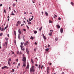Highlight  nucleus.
I'll use <instances>...</instances> for the list:
<instances>
[{
	"mask_svg": "<svg viewBox=\"0 0 74 74\" xmlns=\"http://www.w3.org/2000/svg\"><path fill=\"white\" fill-rule=\"evenodd\" d=\"M26 57H25V56H24V54H23V59H22L23 64H25V63H26Z\"/></svg>",
	"mask_w": 74,
	"mask_h": 74,
	"instance_id": "nucleus-1",
	"label": "nucleus"
},
{
	"mask_svg": "<svg viewBox=\"0 0 74 74\" xmlns=\"http://www.w3.org/2000/svg\"><path fill=\"white\" fill-rule=\"evenodd\" d=\"M35 71V67L34 66H32V67H31L30 69V71L31 73H34V72Z\"/></svg>",
	"mask_w": 74,
	"mask_h": 74,
	"instance_id": "nucleus-2",
	"label": "nucleus"
},
{
	"mask_svg": "<svg viewBox=\"0 0 74 74\" xmlns=\"http://www.w3.org/2000/svg\"><path fill=\"white\" fill-rule=\"evenodd\" d=\"M29 42L28 41H26L25 43L24 44V45L25 46H26V45H29Z\"/></svg>",
	"mask_w": 74,
	"mask_h": 74,
	"instance_id": "nucleus-3",
	"label": "nucleus"
},
{
	"mask_svg": "<svg viewBox=\"0 0 74 74\" xmlns=\"http://www.w3.org/2000/svg\"><path fill=\"white\" fill-rule=\"evenodd\" d=\"M11 58H10L9 59L8 64H9V66H11V64H10V62L11 61Z\"/></svg>",
	"mask_w": 74,
	"mask_h": 74,
	"instance_id": "nucleus-4",
	"label": "nucleus"
},
{
	"mask_svg": "<svg viewBox=\"0 0 74 74\" xmlns=\"http://www.w3.org/2000/svg\"><path fill=\"white\" fill-rule=\"evenodd\" d=\"M49 67H47V74H48L49 73Z\"/></svg>",
	"mask_w": 74,
	"mask_h": 74,
	"instance_id": "nucleus-5",
	"label": "nucleus"
},
{
	"mask_svg": "<svg viewBox=\"0 0 74 74\" xmlns=\"http://www.w3.org/2000/svg\"><path fill=\"white\" fill-rule=\"evenodd\" d=\"M7 68H8V67L6 66H4L2 67V69H7Z\"/></svg>",
	"mask_w": 74,
	"mask_h": 74,
	"instance_id": "nucleus-6",
	"label": "nucleus"
},
{
	"mask_svg": "<svg viewBox=\"0 0 74 74\" xmlns=\"http://www.w3.org/2000/svg\"><path fill=\"white\" fill-rule=\"evenodd\" d=\"M60 31L61 33H63V28H61L60 29Z\"/></svg>",
	"mask_w": 74,
	"mask_h": 74,
	"instance_id": "nucleus-7",
	"label": "nucleus"
},
{
	"mask_svg": "<svg viewBox=\"0 0 74 74\" xmlns=\"http://www.w3.org/2000/svg\"><path fill=\"white\" fill-rule=\"evenodd\" d=\"M26 51L27 52V54H29V50H28V49H26Z\"/></svg>",
	"mask_w": 74,
	"mask_h": 74,
	"instance_id": "nucleus-8",
	"label": "nucleus"
},
{
	"mask_svg": "<svg viewBox=\"0 0 74 74\" xmlns=\"http://www.w3.org/2000/svg\"><path fill=\"white\" fill-rule=\"evenodd\" d=\"M18 32L19 33V34H22V32H21V29H18Z\"/></svg>",
	"mask_w": 74,
	"mask_h": 74,
	"instance_id": "nucleus-9",
	"label": "nucleus"
},
{
	"mask_svg": "<svg viewBox=\"0 0 74 74\" xmlns=\"http://www.w3.org/2000/svg\"><path fill=\"white\" fill-rule=\"evenodd\" d=\"M17 24H18V25H20L21 23V22L20 21H18L17 22Z\"/></svg>",
	"mask_w": 74,
	"mask_h": 74,
	"instance_id": "nucleus-10",
	"label": "nucleus"
},
{
	"mask_svg": "<svg viewBox=\"0 0 74 74\" xmlns=\"http://www.w3.org/2000/svg\"><path fill=\"white\" fill-rule=\"evenodd\" d=\"M20 47L21 48V49L22 50V51H24V50H25V49H24V48L22 49L23 48V46L21 45Z\"/></svg>",
	"mask_w": 74,
	"mask_h": 74,
	"instance_id": "nucleus-11",
	"label": "nucleus"
},
{
	"mask_svg": "<svg viewBox=\"0 0 74 74\" xmlns=\"http://www.w3.org/2000/svg\"><path fill=\"white\" fill-rule=\"evenodd\" d=\"M5 47H7V44H8V42H5Z\"/></svg>",
	"mask_w": 74,
	"mask_h": 74,
	"instance_id": "nucleus-12",
	"label": "nucleus"
},
{
	"mask_svg": "<svg viewBox=\"0 0 74 74\" xmlns=\"http://www.w3.org/2000/svg\"><path fill=\"white\" fill-rule=\"evenodd\" d=\"M42 35H43V38H44V39H45V40H46V38H45V37L44 36V34H42Z\"/></svg>",
	"mask_w": 74,
	"mask_h": 74,
	"instance_id": "nucleus-13",
	"label": "nucleus"
},
{
	"mask_svg": "<svg viewBox=\"0 0 74 74\" xmlns=\"http://www.w3.org/2000/svg\"><path fill=\"white\" fill-rule=\"evenodd\" d=\"M29 65L27 64V66L26 67V69H29Z\"/></svg>",
	"mask_w": 74,
	"mask_h": 74,
	"instance_id": "nucleus-14",
	"label": "nucleus"
},
{
	"mask_svg": "<svg viewBox=\"0 0 74 74\" xmlns=\"http://www.w3.org/2000/svg\"><path fill=\"white\" fill-rule=\"evenodd\" d=\"M49 36H52V32H51L50 33H49Z\"/></svg>",
	"mask_w": 74,
	"mask_h": 74,
	"instance_id": "nucleus-15",
	"label": "nucleus"
},
{
	"mask_svg": "<svg viewBox=\"0 0 74 74\" xmlns=\"http://www.w3.org/2000/svg\"><path fill=\"white\" fill-rule=\"evenodd\" d=\"M57 27L58 29H60V26L59 25H57Z\"/></svg>",
	"mask_w": 74,
	"mask_h": 74,
	"instance_id": "nucleus-16",
	"label": "nucleus"
},
{
	"mask_svg": "<svg viewBox=\"0 0 74 74\" xmlns=\"http://www.w3.org/2000/svg\"><path fill=\"white\" fill-rule=\"evenodd\" d=\"M45 14H46V16H48V12H45Z\"/></svg>",
	"mask_w": 74,
	"mask_h": 74,
	"instance_id": "nucleus-17",
	"label": "nucleus"
},
{
	"mask_svg": "<svg viewBox=\"0 0 74 74\" xmlns=\"http://www.w3.org/2000/svg\"><path fill=\"white\" fill-rule=\"evenodd\" d=\"M23 64V67H25V66H26V63L25 64Z\"/></svg>",
	"mask_w": 74,
	"mask_h": 74,
	"instance_id": "nucleus-18",
	"label": "nucleus"
},
{
	"mask_svg": "<svg viewBox=\"0 0 74 74\" xmlns=\"http://www.w3.org/2000/svg\"><path fill=\"white\" fill-rule=\"evenodd\" d=\"M54 16H53L54 18H56L57 17V16L56 15H54Z\"/></svg>",
	"mask_w": 74,
	"mask_h": 74,
	"instance_id": "nucleus-19",
	"label": "nucleus"
},
{
	"mask_svg": "<svg viewBox=\"0 0 74 74\" xmlns=\"http://www.w3.org/2000/svg\"><path fill=\"white\" fill-rule=\"evenodd\" d=\"M38 69H41V65L40 64H39V65Z\"/></svg>",
	"mask_w": 74,
	"mask_h": 74,
	"instance_id": "nucleus-20",
	"label": "nucleus"
},
{
	"mask_svg": "<svg viewBox=\"0 0 74 74\" xmlns=\"http://www.w3.org/2000/svg\"><path fill=\"white\" fill-rule=\"evenodd\" d=\"M45 51H47V52H48V51H49V49H48V48L46 49H45Z\"/></svg>",
	"mask_w": 74,
	"mask_h": 74,
	"instance_id": "nucleus-21",
	"label": "nucleus"
},
{
	"mask_svg": "<svg viewBox=\"0 0 74 74\" xmlns=\"http://www.w3.org/2000/svg\"><path fill=\"white\" fill-rule=\"evenodd\" d=\"M37 33V31H34V34H36Z\"/></svg>",
	"mask_w": 74,
	"mask_h": 74,
	"instance_id": "nucleus-22",
	"label": "nucleus"
},
{
	"mask_svg": "<svg viewBox=\"0 0 74 74\" xmlns=\"http://www.w3.org/2000/svg\"><path fill=\"white\" fill-rule=\"evenodd\" d=\"M71 5H74V3L73 2H71Z\"/></svg>",
	"mask_w": 74,
	"mask_h": 74,
	"instance_id": "nucleus-23",
	"label": "nucleus"
},
{
	"mask_svg": "<svg viewBox=\"0 0 74 74\" xmlns=\"http://www.w3.org/2000/svg\"><path fill=\"white\" fill-rule=\"evenodd\" d=\"M5 40L6 41H8V38H5Z\"/></svg>",
	"mask_w": 74,
	"mask_h": 74,
	"instance_id": "nucleus-24",
	"label": "nucleus"
},
{
	"mask_svg": "<svg viewBox=\"0 0 74 74\" xmlns=\"http://www.w3.org/2000/svg\"><path fill=\"white\" fill-rule=\"evenodd\" d=\"M23 43H24V42H23V43H22V42H21V46H22L23 45Z\"/></svg>",
	"mask_w": 74,
	"mask_h": 74,
	"instance_id": "nucleus-25",
	"label": "nucleus"
},
{
	"mask_svg": "<svg viewBox=\"0 0 74 74\" xmlns=\"http://www.w3.org/2000/svg\"><path fill=\"white\" fill-rule=\"evenodd\" d=\"M28 24H29V25H31V24H32V23L31 22H30V21H29L28 23Z\"/></svg>",
	"mask_w": 74,
	"mask_h": 74,
	"instance_id": "nucleus-26",
	"label": "nucleus"
},
{
	"mask_svg": "<svg viewBox=\"0 0 74 74\" xmlns=\"http://www.w3.org/2000/svg\"><path fill=\"white\" fill-rule=\"evenodd\" d=\"M31 61L32 63H33V60L32 59H31Z\"/></svg>",
	"mask_w": 74,
	"mask_h": 74,
	"instance_id": "nucleus-27",
	"label": "nucleus"
},
{
	"mask_svg": "<svg viewBox=\"0 0 74 74\" xmlns=\"http://www.w3.org/2000/svg\"><path fill=\"white\" fill-rule=\"evenodd\" d=\"M55 40L56 41H58V38H56L55 39Z\"/></svg>",
	"mask_w": 74,
	"mask_h": 74,
	"instance_id": "nucleus-28",
	"label": "nucleus"
},
{
	"mask_svg": "<svg viewBox=\"0 0 74 74\" xmlns=\"http://www.w3.org/2000/svg\"><path fill=\"white\" fill-rule=\"evenodd\" d=\"M18 38L19 39H21V36H20L18 35Z\"/></svg>",
	"mask_w": 74,
	"mask_h": 74,
	"instance_id": "nucleus-29",
	"label": "nucleus"
},
{
	"mask_svg": "<svg viewBox=\"0 0 74 74\" xmlns=\"http://www.w3.org/2000/svg\"><path fill=\"white\" fill-rule=\"evenodd\" d=\"M7 27H8L7 26H6V27H5L4 30H5V29H7Z\"/></svg>",
	"mask_w": 74,
	"mask_h": 74,
	"instance_id": "nucleus-30",
	"label": "nucleus"
},
{
	"mask_svg": "<svg viewBox=\"0 0 74 74\" xmlns=\"http://www.w3.org/2000/svg\"><path fill=\"white\" fill-rule=\"evenodd\" d=\"M52 21H51V20H49V23H52Z\"/></svg>",
	"mask_w": 74,
	"mask_h": 74,
	"instance_id": "nucleus-31",
	"label": "nucleus"
},
{
	"mask_svg": "<svg viewBox=\"0 0 74 74\" xmlns=\"http://www.w3.org/2000/svg\"><path fill=\"white\" fill-rule=\"evenodd\" d=\"M30 39H32V40H33V36H31V37Z\"/></svg>",
	"mask_w": 74,
	"mask_h": 74,
	"instance_id": "nucleus-32",
	"label": "nucleus"
},
{
	"mask_svg": "<svg viewBox=\"0 0 74 74\" xmlns=\"http://www.w3.org/2000/svg\"><path fill=\"white\" fill-rule=\"evenodd\" d=\"M14 35H16V32H15V31H14Z\"/></svg>",
	"mask_w": 74,
	"mask_h": 74,
	"instance_id": "nucleus-33",
	"label": "nucleus"
},
{
	"mask_svg": "<svg viewBox=\"0 0 74 74\" xmlns=\"http://www.w3.org/2000/svg\"><path fill=\"white\" fill-rule=\"evenodd\" d=\"M48 64H49V65H51V64H52V63H49V62L48 63Z\"/></svg>",
	"mask_w": 74,
	"mask_h": 74,
	"instance_id": "nucleus-34",
	"label": "nucleus"
},
{
	"mask_svg": "<svg viewBox=\"0 0 74 74\" xmlns=\"http://www.w3.org/2000/svg\"><path fill=\"white\" fill-rule=\"evenodd\" d=\"M17 54H19V51H17Z\"/></svg>",
	"mask_w": 74,
	"mask_h": 74,
	"instance_id": "nucleus-35",
	"label": "nucleus"
},
{
	"mask_svg": "<svg viewBox=\"0 0 74 74\" xmlns=\"http://www.w3.org/2000/svg\"><path fill=\"white\" fill-rule=\"evenodd\" d=\"M3 34V33H1V34H0V36H2Z\"/></svg>",
	"mask_w": 74,
	"mask_h": 74,
	"instance_id": "nucleus-36",
	"label": "nucleus"
},
{
	"mask_svg": "<svg viewBox=\"0 0 74 74\" xmlns=\"http://www.w3.org/2000/svg\"><path fill=\"white\" fill-rule=\"evenodd\" d=\"M4 12H5V14L6 13L5 10H4Z\"/></svg>",
	"mask_w": 74,
	"mask_h": 74,
	"instance_id": "nucleus-37",
	"label": "nucleus"
},
{
	"mask_svg": "<svg viewBox=\"0 0 74 74\" xmlns=\"http://www.w3.org/2000/svg\"><path fill=\"white\" fill-rule=\"evenodd\" d=\"M14 12H15V13H16V11L15 10H14Z\"/></svg>",
	"mask_w": 74,
	"mask_h": 74,
	"instance_id": "nucleus-38",
	"label": "nucleus"
},
{
	"mask_svg": "<svg viewBox=\"0 0 74 74\" xmlns=\"http://www.w3.org/2000/svg\"><path fill=\"white\" fill-rule=\"evenodd\" d=\"M11 15H15V14H14V13H12V14H11Z\"/></svg>",
	"mask_w": 74,
	"mask_h": 74,
	"instance_id": "nucleus-39",
	"label": "nucleus"
},
{
	"mask_svg": "<svg viewBox=\"0 0 74 74\" xmlns=\"http://www.w3.org/2000/svg\"><path fill=\"white\" fill-rule=\"evenodd\" d=\"M35 65L36 66H38V65H37V64H35Z\"/></svg>",
	"mask_w": 74,
	"mask_h": 74,
	"instance_id": "nucleus-40",
	"label": "nucleus"
},
{
	"mask_svg": "<svg viewBox=\"0 0 74 74\" xmlns=\"http://www.w3.org/2000/svg\"><path fill=\"white\" fill-rule=\"evenodd\" d=\"M61 19V18H60V17H59L58 18V20H60Z\"/></svg>",
	"mask_w": 74,
	"mask_h": 74,
	"instance_id": "nucleus-41",
	"label": "nucleus"
},
{
	"mask_svg": "<svg viewBox=\"0 0 74 74\" xmlns=\"http://www.w3.org/2000/svg\"><path fill=\"white\" fill-rule=\"evenodd\" d=\"M5 44L3 43V47L5 46Z\"/></svg>",
	"mask_w": 74,
	"mask_h": 74,
	"instance_id": "nucleus-42",
	"label": "nucleus"
},
{
	"mask_svg": "<svg viewBox=\"0 0 74 74\" xmlns=\"http://www.w3.org/2000/svg\"><path fill=\"white\" fill-rule=\"evenodd\" d=\"M41 29H42V28H40L39 29V30L40 31V32L41 31Z\"/></svg>",
	"mask_w": 74,
	"mask_h": 74,
	"instance_id": "nucleus-43",
	"label": "nucleus"
},
{
	"mask_svg": "<svg viewBox=\"0 0 74 74\" xmlns=\"http://www.w3.org/2000/svg\"><path fill=\"white\" fill-rule=\"evenodd\" d=\"M26 27H27V29H29V26H28L27 25Z\"/></svg>",
	"mask_w": 74,
	"mask_h": 74,
	"instance_id": "nucleus-44",
	"label": "nucleus"
},
{
	"mask_svg": "<svg viewBox=\"0 0 74 74\" xmlns=\"http://www.w3.org/2000/svg\"><path fill=\"white\" fill-rule=\"evenodd\" d=\"M1 29V31H2V32L3 31V28H2Z\"/></svg>",
	"mask_w": 74,
	"mask_h": 74,
	"instance_id": "nucleus-45",
	"label": "nucleus"
},
{
	"mask_svg": "<svg viewBox=\"0 0 74 74\" xmlns=\"http://www.w3.org/2000/svg\"><path fill=\"white\" fill-rule=\"evenodd\" d=\"M23 25H24V24H21V26H23Z\"/></svg>",
	"mask_w": 74,
	"mask_h": 74,
	"instance_id": "nucleus-46",
	"label": "nucleus"
},
{
	"mask_svg": "<svg viewBox=\"0 0 74 74\" xmlns=\"http://www.w3.org/2000/svg\"><path fill=\"white\" fill-rule=\"evenodd\" d=\"M12 70L13 72H14V71H15V70H14V69H12Z\"/></svg>",
	"mask_w": 74,
	"mask_h": 74,
	"instance_id": "nucleus-47",
	"label": "nucleus"
},
{
	"mask_svg": "<svg viewBox=\"0 0 74 74\" xmlns=\"http://www.w3.org/2000/svg\"><path fill=\"white\" fill-rule=\"evenodd\" d=\"M13 7H14L15 6V4H14V3L13 4Z\"/></svg>",
	"mask_w": 74,
	"mask_h": 74,
	"instance_id": "nucleus-48",
	"label": "nucleus"
},
{
	"mask_svg": "<svg viewBox=\"0 0 74 74\" xmlns=\"http://www.w3.org/2000/svg\"><path fill=\"white\" fill-rule=\"evenodd\" d=\"M34 44L35 45H37V43L36 42H35Z\"/></svg>",
	"mask_w": 74,
	"mask_h": 74,
	"instance_id": "nucleus-49",
	"label": "nucleus"
},
{
	"mask_svg": "<svg viewBox=\"0 0 74 74\" xmlns=\"http://www.w3.org/2000/svg\"><path fill=\"white\" fill-rule=\"evenodd\" d=\"M43 67V65H42L41 67V69H42V67Z\"/></svg>",
	"mask_w": 74,
	"mask_h": 74,
	"instance_id": "nucleus-50",
	"label": "nucleus"
},
{
	"mask_svg": "<svg viewBox=\"0 0 74 74\" xmlns=\"http://www.w3.org/2000/svg\"><path fill=\"white\" fill-rule=\"evenodd\" d=\"M11 52H12V54H14V52H13L12 51Z\"/></svg>",
	"mask_w": 74,
	"mask_h": 74,
	"instance_id": "nucleus-51",
	"label": "nucleus"
},
{
	"mask_svg": "<svg viewBox=\"0 0 74 74\" xmlns=\"http://www.w3.org/2000/svg\"><path fill=\"white\" fill-rule=\"evenodd\" d=\"M50 32H53V30H50Z\"/></svg>",
	"mask_w": 74,
	"mask_h": 74,
	"instance_id": "nucleus-52",
	"label": "nucleus"
},
{
	"mask_svg": "<svg viewBox=\"0 0 74 74\" xmlns=\"http://www.w3.org/2000/svg\"><path fill=\"white\" fill-rule=\"evenodd\" d=\"M33 3H35V1H32Z\"/></svg>",
	"mask_w": 74,
	"mask_h": 74,
	"instance_id": "nucleus-53",
	"label": "nucleus"
},
{
	"mask_svg": "<svg viewBox=\"0 0 74 74\" xmlns=\"http://www.w3.org/2000/svg\"><path fill=\"white\" fill-rule=\"evenodd\" d=\"M2 5H3V4H1L0 5V6H1H1H2Z\"/></svg>",
	"mask_w": 74,
	"mask_h": 74,
	"instance_id": "nucleus-54",
	"label": "nucleus"
},
{
	"mask_svg": "<svg viewBox=\"0 0 74 74\" xmlns=\"http://www.w3.org/2000/svg\"><path fill=\"white\" fill-rule=\"evenodd\" d=\"M29 21H31V19H30V18H29Z\"/></svg>",
	"mask_w": 74,
	"mask_h": 74,
	"instance_id": "nucleus-55",
	"label": "nucleus"
},
{
	"mask_svg": "<svg viewBox=\"0 0 74 74\" xmlns=\"http://www.w3.org/2000/svg\"><path fill=\"white\" fill-rule=\"evenodd\" d=\"M18 26V24H17H17L16 25V26Z\"/></svg>",
	"mask_w": 74,
	"mask_h": 74,
	"instance_id": "nucleus-56",
	"label": "nucleus"
},
{
	"mask_svg": "<svg viewBox=\"0 0 74 74\" xmlns=\"http://www.w3.org/2000/svg\"><path fill=\"white\" fill-rule=\"evenodd\" d=\"M48 47H50V45H48Z\"/></svg>",
	"mask_w": 74,
	"mask_h": 74,
	"instance_id": "nucleus-57",
	"label": "nucleus"
},
{
	"mask_svg": "<svg viewBox=\"0 0 74 74\" xmlns=\"http://www.w3.org/2000/svg\"><path fill=\"white\" fill-rule=\"evenodd\" d=\"M20 65V63H18V66H19V65Z\"/></svg>",
	"mask_w": 74,
	"mask_h": 74,
	"instance_id": "nucleus-58",
	"label": "nucleus"
},
{
	"mask_svg": "<svg viewBox=\"0 0 74 74\" xmlns=\"http://www.w3.org/2000/svg\"><path fill=\"white\" fill-rule=\"evenodd\" d=\"M23 30L24 31H26V29H23Z\"/></svg>",
	"mask_w": 74,
	"mask_h": 74,
	"instance_id": "nucleus-59",
	"label": "nucleus"
},
{
	"mask_svg": "<svg viewBox=\"0 0 74 74\" xmlns=\"http://www.w3.org/2000/svg\"><path fill=\"white\" fill-rule=\"evenodd\" d=\"M8 37H9V34H8Z\"/></svg>",
	"mask_w": 74,
	"mask_h": 74,
	"instance_id": "nucleus-60",
	"label": "nucleus"
},
{
	"mask_svg": "<svg viewBox=\"0 0 74 74\" xmlns=\"http://www.w3.org/2000/svg\"><path fill=\"white\" fill-rule=\"evenodd\" d=\"M24 14H26V12H25L24 13Z\"/></svg>",
	"mask_w": 74,
	"mask_h": 74,
	"instance_id": "nucleus-61",
	"label": "nucleus"
},
{
	"mask_svg": "<svg viewBox=\"0 0 74 74\" xmlns=\"http://www.w3.org/2000/svg\"><path fill=\"white\" fill-rule=\"evenodd\" d=\"M31 20H32H32H33V18H31Z\"/></svg>",
	"mask_w": 74,
	"mask_h": 74,
	"instance_id": "nucleus-62",
	"label": "nucleus"
},
{
	"mask_svg": "<svg viewBox=\"0 0 74 74\" xmlns=\"http://www.w3.org/2000/svg\"><path fill=\"white\" fill-rule=\"evenodd\" d=\"M9 20H10V19H9V18H8V21H9Z\"/></svg>",
	"mask_w": 74,
	"mask_h": 74,
	"instance_id": "nucleus-63",
	"label": "nucleus"
},
{
	"mask_svg": "<svg viewBox=\"0 0 74 74\" xmlns=\"http://www.w3.org/2000/svg\"><path fill=\"white\" fill-rule=\"evenodd\" d=\"M61 74H64V72H63Z\"/></svg>",
	"mask_w": 74,
	"mask_h": 74,
	"instance_id": "nucleus-64",
	"label": "nucleus"
}]
</instances>
